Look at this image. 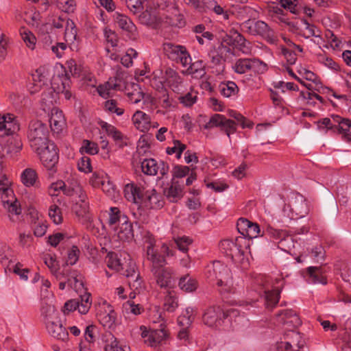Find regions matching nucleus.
<instances>
[{
    "label": "nucleus",
    "mask_w": 351,
    "mask_h": 351,
    "mask_svg": "<svg viewBox=\"0 0 351 351\" xmlns=\"http://www.w3.org/2000/svg\"><path fill=\"white\" fill-rule=\"evenodd\" d=\"M73 210L75 215L79 217H85L89 210V202L87 194H85L84 198H78L73 206Z\"/></svg>",
    "instance_id": "8fccbe9b"
},
{
    "label": "nucleus",
    "mask_w": 351,
    "mask_h": 351,
    "mask_svg": "<svg viewBox=\"0 0 351 351\" xmlns=\"http://www.w3.org/2000/svg\"><path fill=\"white\" fill-rule=\"evenodd\" d=\"M178 285L182 291L191 293L196 290L197 282L189 275H186L180 278Z\"/></svg>",
    "instance_id": "5fc2aeb1"
},
{
    "label": "nucleus",
    "mask_w": 351,
    "mask_h": 351,
    "mask_svg": "<svg viewBox=\"0 0 351 351\" xmlns=\"http://www.w3.org/2000/svg\"><path fill=\"white\" fill-rule=\"evenodd\" d=\"M20 129L16 117L12 113L0 114V137L12 135Z\"/></svg>",
    "instance_id": "2eb2a0df"
},
{
    "label": "nucleus",
    "mask_w": 351,
    "mask_h": 351,
    "mask_svg": "<svg viewBox=\"0 0 351 351\" xmlns=\"http://www.w3.org/2000/svg\"><path fill=\"white\" fill-rule=\"evenodd\" d=\"M121 80L118 78L110 79L105 84L99 85L97 90L101 97L107 99L112 96L113 90L121 89Z\"/></svg>",
    "instance_id": "f704fd0d"
},
{
    "label": "nucleus",
    "mask_w": 351,
    "mask_h": 351,
    "mask_svg": "<svg viewBox=\"0 0 351 351\" xmlns=\"http://www.w3.org/2000/svg\"><path fill=\"white\" fill-rule=\"evenodd\" d=\"M280 53L283 56L289 65H293L297 60V51L302 52L303 49L302 47L297 45L295 43H289V48H281L280 50Z\"/></svg>",
    "instance_id": "79ce46f5"
},
{
    "label": "nucleus",
    "mask_w": 351,
    "mask_h": 351,
    "mask_svg": "<svg viewBox=\"0 0 351 351\" xmlns=\"http://www.w3.org/2000/svg\"><path fill=\"white\" fill-rule=\"evenodd\" d=\"M40 157L44 167L53 172L56 171V165L58 161L56 146L53 143H48L37 151H34Z\"/></svg>",
    "instance_id": "9d476101"
},
{
    "label": "nucleus",
    "mask_w": 351,
    "mask_h": 351,
    "mask_svg": "<svg viewBox=\"0 0 351 351\" xmlns=\"http://www.w3.org/2000/svg\"><path fill=\"white\" fill-rule=\"evenodd\" d=\"M43 258L45 264L50 269L51 274L55 276L56 280H62V276L67 274L65 272V269L69 267H64L61 271H60L58 261L56 260L55 256L51 254H47L43 256Z\"/></svg>",
    "instance_id": "e433bc0d"
},
{
    "label": "nucleus",
    "mask_w": 351,
    "mask_h": 351,
    "mask_svg": "<svg viewBox=\"0 0 351 351\" xmlns=\"http://www.w3.org/2000/svg\"><path fill=\"white\" fill-rule=\"evenodd\" d=\"M47 126L40 121H32L29 125L27 138L29 145L33 151H37L45 144L49 143L48 141Z\"/></svg>",
    "instance_id": "39448f33"
},
{
    "label": "nucleus",
    "mask_w": 351,
    "mask_h": 351,
    "mask_svg": "<svg viewBox=\"0 0 351 351\" xmlns=\"http://www.w3.org/2000/svg\"><path fill=\"white\" fill-rule=\"evenodd\" d=\"M49 111V123L51 130L54 132L60 133L66 124L62 111L56 107H52Z\"/></svg>",
    "instance_id": "7c9ffc66"
},
{
    "label": "nucleus",
    "mask_w": 351,
    "mask_h": 351,
    "mask_svg": "<svg viewBox=\"0 0 351 351\" xmlns=\"http://www.w3.org/2000/svg\"><path fill=\"white\" fill-rule=\"evenodd\" d=\"M224 43L239 49L242 53L245 54L249 53L251 51L250 43L238 32H234L232 36H228L224 40Z\"/></svg>",
    "instance_id": "c85d7f7f"
},
{
    "label": "nucleus",
    "mask_w": 351,
    "mask_h": 351,
    "mask_svg": "<svg viewBox=\"0 0 351 351\" xmlns=\"http://www.w3.org/2000/svg\"><path fill=\"white\" fill-rule=\"evenodd\" d=\"M67 274L62 276V279H67L68 287L76 292L84 290V277L80 272L70 268L66 269Z\"/></svg>",
    "instance_id": "393cba45"
},
{
    "label": "nucleus",
    "mask_w": 351,
    "mask_h": 351,
    "mask_svg": "<svg viewBox=\"0 0 351 351\" xmlns=\"http://www.w3.org/2000/svg\"><path fill=\"white\" fill-rule=\"evenodd\" d=\"M285 69L287 72L289 74L290 76H291L293 78H295L298 81H299L302 84H303L308 90L306 91H300V96L302 97L304 100H306L307 103L308 104H313L315 102V100H318L321 103L323 102L324 99L323 98L318 95L317 93L313 91V84L312 83H306L304 82H302L300 78L298 77L294 73L293 70L289 66H285Z\"/></svg>",
    "instance_id": "4be33fe9"
},
{
    "label": "nucleus",
    "mask_w": 351,
    "mask_h": 351,
    "mask_svg": "<svg viewBox=\"0 0 351 351\" xmlns=\"http://www.w3.org/2000/svg\"><path fill=\"white\" fill-rule=\"evenodd\" d=\"M163 205L162 197L155 189L145 191L141 206L149 209H159Z\"/></svg>",
    "instance_id": "a878e982"
},
{
    "label": "nucleus",
    "mask_w": 351,
    "mask_h": 351,
    "mask_svg": "<svg viewBox=\"0 0 351 351\" xmlns=\"http://www.w3.org/2000/svg\"><path fill=\"white\" fill-rule=\"evenodd\" d=\"M32 77L34 83L29 84L28 89L31 94H34L38 93L43 86L47 84L50 78V73L46 67L40 66L32 74Z\"/></svg>",
    "instance_id": "a211bd4d"
},
{
    "label": "nucleus",
    "mask_w": 351,
    "mask_h": 351,
    "mask_svg": "<svg viewBox=\"0 0 351 351\" xmlns=\"http://www.w3.org/2000/svg\"><path fill=\"white\" fill-rule=\"evenodd\" d=\"M165 80L169 86L173 90H179V86L182 83V78L173 69L168 68L165 71Z\"/></svg>",
    "instance_id": "c03bdc74"
},
{
    "label": "nucleus",
    "mask_w": 351,
    "mask_h": 351,
    "mask_svg": "<svg viewBox=\"0 0 351 351\" xmlns=\"http://www.w3.org/2000/svg\"><path fill=\"white\" fill-rule=\"evenodd\" d=\"M53 300V297L47 299L41 298L40 312L44 324L54 320L60 315L58 311L55 308Z\"/></svg>",
    "instance_id": "6ab92c4d"
},
{
    "label": "nucleus",
    "mask_w": 351,
    "mask_h": 351,
    "mask_svg": "<svg viewBox=\"0 0 351 351\" xmlns=\"http://www.w3.org/2000/svg\"><path fill=\"white\" fill-rule=\"evenodd\" d=\"M161 74V71H157L153 73L152 77H146V80H147L150 86L158 92L157 94L160 93L162 90H167L164 86L163 80L160 77Z\"/></svg>",
    "instance_id": "4d7b16f0"
},
{
    "label": "nucleus",
    "mask_w": 351,
    "mask_h": 351,
    "mask_svg": "<svg viewBox=\"0 0 351 351\" xmlns=\"http://www.w3.org/2000/svg\"><path fill=\"white\" fill-rule=\"evenodd\" d=\"M290 206L291 210L299 217H304L308 212L306 199L299 193L294 195Z\"/></svg>",
    "instance_id": "4c0bfd02"
},
{
    "label": "nucleus",
    "mask_w": 351,
    "mask_h": 351,
    "mask_svg": "<svg viewBox=\"0 0 351 351\" xmlns=\"http://www.w3.org/2000/svg\"><path fill=\"white\" fill-rule=\"evenodd\" d=\"M122 311L125 317H129L130 315H138L143 311V308L139 304H136L132 300H129L123 304Z\"/></svg>",
    "instance_id": "13d9d810"
},
{
    "label": "nucleus",
    "mask_w": 351,
    "mask_h": 351,
    "mask_svg": "<svg viewBox=\"0 0 351 351\" xmlns=\"http://www.w3.org/2000/svg\"><path fill=\"white\" fill-rule=\"evenodd\" d=\"M71 85V80L68 76L67 73H64L63 71L61 73L58 72L55 74L51 80V89L56 94H60L61 90L64 88L69 87Z\"/></svg>",
    "instance_id": "473e14b6"
},
{
    "label": "nucleus",
    "mask_w": 351,
    "mask_h": 351,
    "mask_svg": "<svg viewBox=\"0 0 351 351\" xmlns=\"http://www.w3.org/2000/svg\"><path fill=\"white\" fill-rule=\"evenodd\" d=\"M114 19L117 25L126 32L130 38H133L136 36V27L128 16L119 12H115Z\"/></svg>",
    "instance_id": "bb28decb"
},
{
    "label": "nucleus",
    "mask_w": 351,
    "mask_h": 351,
    "mask_svg": "<svg viewBox=\"0 0 351 351\" xmlns=\"http://www.w3.org/2000/svg\"><path fill=\"white\" fill-rule=\"evenodd\" d=\"M278 320L282 324L292 325L294 327L298 326L301 324V322L295 312L290 309H286L281 311L278 315Z\"/></svg>",
    "instance_id": "ea45409f"
},
{
    "label": "nucleus",
    "mask_w": 351,
    "mask_h": 351,
    "mask_svg": "<svg viewBox=\"0 0 351 351\" xmlns=\"http://www.w3.org/2000/svg\"><path fill=\"white\" fill-rule=\"evenodd\" d=\"M205 276L210 282L215 283L221 294L236 293L232 274L226 265L218 261L208 264L205 269Z\"/></svg>",
    "instance_id": "f257e3e1"
},
{
    "label": "nucleus",
    "mask_w": 351,
    "mask_h": 351,
    "mask_svg": "<svg viewBox=\"0 0 351 351\" xmlns=\"http://www.w3.org/2000/svg\"><path fill=\"white\" fill-rule=\"evenodd\" d=\"M237 228L238 232L241 234V237H245L250 242L251 239L257 238L261 234V229L258 223L245 218L241 217L238 219Z\"/></svg>",
    "instance_id": "dca6fc26"
},
{
    "label": "nucleus",
    "mask_w": 351,
    "mask_h": 351,
    "mask_svg": "<svg viewBox=\"0 0 351 351\" xmlns=\"http://www.w3.org/2000/svg\"><path fill=\"white\" fill-rule=\"evenodd\" d=\"M230 46L222 43L218 47H214L213 49L217 53V56H220L226 62L227 60L231 59L234 55V49Z\"/></svg>",
    "instance_id": "e2e57ef3"
},
{
    "label": "nucleus",
    "mask_w": 351,
    "mask_h": 351,
    "mask_svg": "<svg viewBox=\"0 0 351 351\" xmlns=\"http://www.w3.org/2000/svg\"><path fill=\"white\" fill-rule=\"evenodd\" d=\"M142 171L148 176L158 175V178L167 177L169 167L166 162L160 160L158 162L154 158H145L141 163Z\"/></svg>",
    "instance_id": "f8f14e48"
},
{
    "label": "nucleus",
    "mask_w": 351,
    "mask_h": 351,
    "mask_svg": "<svg viewBox=\"0 0 351 351\" xmlns=\"http://www.w3.org/2000/svg\"><path fill=\"white\" fill-rule=\"evenodd\" d=\"M164 50L170 60L183 67L191 63V56L184 46L168 43L164 44Z\"/></svg>",
    "instance_id": "6e6552de"
},
{
    "label": "nucleus",
    "mask_w": 351,
    "mask_h": 351,
    "mask_svg": "<svg viewBox=\"0 0 351 351\" xmlns=\"http://www.w3.org/2000/svg\"><path fill=\"white\" fill-rule=\"evenodd\" d=\"M197 314V308L194 307H187L183 311L182 314L178 318V324L182 328L178 333V339L183 343L189 341V335L188 328L194 322Z\"/></svg>",
    "instance_id": "9b49d317"
},
{
    "label": "nucleus",
    "mask_w": 351,
    "mask_h": 351,
    "mask_svg": "<svg viewBox=\"0 0 351 351\" xmlns=\"http://www.w3.org/2000/svg\"><path fill=\"white\" fill-rule=\"evenodd\" d=\"M48 215L51 221L56 225L62 223L63 221L61 208L56 204H51L48 210Z\"/></svg>",
    "instance_id": "338daca9"
},
{
    "label": "nucleus",
    "mask_w": 351,
    "mask_h": 351,
    "mask_svg": "<svg viewBox=\"0 0 351 351\" xmlns=\"http://www.w3.org/2000/svg\"><path fill=\"white\" fill-rule=\"evenodd\" d=\"M3 206L8 213V217L12 223H17L21 217V208L19 202L13 195L12 197H6L1 199Z\"/></svg>",
    "instance_id": "412c9836"
},
{
    "label": "nucleus",
    "mask_w": 351,
    "mask_h": 351,
    "mask_svg": "<svg viewBox=\"0 0 351 351\" xmlns=\"http://www.w3.org/2000/svg\"><path fill=\"white\" fill-rule=\"evenodd\" d=\"M0 195L1 199L6 197L13 198L14 195L11 188V181L5 174L3 173L2 170L0 171Z\"/></svg>",
    "instance_id": "49530a36"
},
{
    "label": "nucleus",
    "mask_w": 351,
    "mask_h": 351,
    "mask_svg": "<svg viewBox=\"0 0 351 351\" xmlns=\"http://www.w3.org/2000/svg\"><path fill=\"white\" fill-rule=\"evenodd\" d=\"M259 294L263 299L266 307L273 308L278 302L280 290L278 288L270 290L263 287L260 290Z\"/></svg>",
    "instance_id": "72a5a7b5"
},
{
    "label": "nucleus",
    "mask_w": 351,
    "mask_h": 351,
    "mask_svg": "<svg viewBox=\"0 0 351 351\" xmlns=\"http://www.w3.org/2000/svg\"><path fill=\"white\" fill-rule=\"evenodd\" d=\"M77 37V29L74 22L68 19L66 21V26L65 27L64 39L66 43H73Z\"/></svg>",
    "instance_id": "69168bd1"
},
{
    "label": "nucleus",
    "mask_w": 351,
    "mask_h": 351,
    "mask_svg": "<svg viewBox=\"0 0 351 351\" xmlns=\"http://www.w3.org/2000/svg\"><path fill=\"white\" fill-rule=\"evenodd\" d=\"M19 34L26 47L31 50H34L36 48L37 42L35 35L27 28L24 27L20 29Z\"/></svg>",
    "instance_id": "603ef678"
},
{
    "label": "nucleus",
    "mask_w": 351,
    "mask_h": 351,
    "mask_svg": "<svg viewBox=\"0 0 351 351\" xmlns=\"http://www.w3.org/2000/svg\"><path fill=\"white\" fill-rule=\"evenodd\" d=\"M100 127V134H106L108 137H110L115 143V144L120 147L127 145V137L115 126L106 122L101 121L99 123Z\"/></svg>",
    "instance_id": "f3484780"
},
{
    "label": "nucleus",
    "mask_w": 351,
    "mask_h": 351,
    "mask_svg": "<svg viewBox=\"0 0 351 351\" xmlns=\"http://www.w3.org/2000/svg\"><path fill=\"white\" fill-rule=\"evenodd\" d=\"M186 70L183 72L186 75H190L194 78H202L205 74L204 64L202 60H197L187 65Z\"/></svg>",
    "instance_id": "37998d69"
},
{
    "label": "nucleus",
    "mask_w": 351,
    "mask_h": 351,
    "mask_svg": "<svg viewBox=\"0 0 351 351\" xmlns=\"http://www.w3.org/2000/svg\"><path fill=\"white\" fill-rule=\"evenodd\" d=\"M164 256H166L164 255ZM152 263V272L153 273L157 285L161 288L169 287L172 280V271L171 269L164 267L167 264L165 257H164V262L162 263Z\"/></svg>",
    "instance_id": "4468645a"
},
{
    "label": "nucleus",
    "mask_w": 351,
    "mask_h": 351,
    "mask_svg": "<svg viewBox=\"0 0 351 351\" xmlns=\"http://www.w3.org/2000/svg\"><path fill=\"white\" fill-rule=\"evenodd\" d=\"M219 92L225 97H235L239 92L237 84L232 81L222 82L219 85Z\"/></svg>",
    "instance_id": "de8ad7c7"
},
{
    "label": "nucleus",
    "mask_w": 351,
    "mask_h": 351,
    "mask_svg": "<svg viewBox=\"0 0 351 351\" xmlns=\"http://www.w3.org/2000/svg\"><path fill=\"white\" fill-rule=\"evenodd\" d=\"M164 194L171 202H176L183 196V187L177 181H173L171 186L164 191Z\"/></svg>",
    "instance_id": "a19ab883"
},
{
    "label": "nucleus",
    "mask_w": 351,
    "mask_h": 351,
    "mask_svg": "<svg viewBox=\"0 0 351 351\" xmlns=\"http://www.w3.org/2000/svg\"><path fill=\"white\" fill-rule=\"evenodd\" d=\"M96 306L97 317L104 327L112 328L114 326L117 313L113 307L105 300H100Z\"/></svg>",
    "instance_id": "1a4fd4ad"
},
{
    "label": "nucleus",
    "mask_w": 351,
    "mask_h": 351,
    "mask_svg": "<svg viewBox=\"0 0 351 351\" xmlns=\"http://www.w3.org/2000/svg\"><path fill=\"white\" fill-rule=\"evenodd\" d=\"M37 179V174L35 170L27 168L21 175L22 183L26 186H32L34 185Z\"/></svg>",
    "instance_id": "052dcab7"
},
{
    "label": "nucleus",
    "mask_w": 351,
    "mask_h": 351,
    "mask_svg": "<svg viewBox=\"0 0 351 351\" xmlns=\"http://www.w3.org/2000/svg\"><path fill=\"white\" fill-rule=\"evenodd\" d=\"M243 28L251 35L261 36L270 44H276L277 42L274 30L263 21L247 19L243 23Z\"/></svg>",
    "instance_id": "423d86ee"
},
{
    "label": "nucleus",
    "mask_w": 351,
    "mask_h": 351,
    "mask_svg": "<svg viewBox=\"0 0 351 351\" xmlns=\"http://www.w3.org/2000/svg\"><path fill=\"white\" fill-rule=\"evenodd\" d=\"M134 126L142 132H147L152 128L150 117L141 110H136L132 117Z\"/></svg>",
    "instance_id": "c756f323"
},
{
    "label": "nucleus",
    "mask_w": 351,
    "mask_h": 351,
    "mask_svg": "<svg viewBox=\"0 0 351 351\" xmlns=\"http://www.w3.org/2000/svg\"><path fill=\"white\" fill-rule=\"evenodd\" d=\"M158 100L160 106L167 110H172L176 106V101L169 97L167 90H162V92L158 94Z\"/></svg>",
    "instance_id": "6e6d98bb"
},
{
    "label": "nucleus",
    "mask_w": 351,
    "mask_h": 351,
    "mask_svg": "<svg viewBox=\"0 0 351 351\" xmlns=\"http://www.w3.org/2000/svg\"><path fill=\"white\" fill-rule=\"evenodd\" d=\"M250 241L244 237H237L234 239H224L219 243V249L226 256L243 269L249 265L247 256Z\"/></svg>",
    "instance_id": "f03ea898"
},
{
    "label": "nucleus",
    "mask_w": 351,
    "mask_h": 351,
    "mask_svg": "<svg viewBox=\"0 0 351 351\" xmlns=\"http://www.w3.org/2000/svg\"><path fill=\"white\" fill-rule=\"evenodd\" d=\"M239 314V310L232 308L228 311V315H226L219 306H213L207 308L203 313L202 322L208 327L219 328L228 317L231 319L234 317L235 322L247 321L243 315L241 316Z\"/></svg>",
    "instance_id": "7ed1b4c3"
},
{
    "label": "nucleus",
    "mask_w": 351,
    "mask_h": 351,
    "mask_svg": "<svg viewBox=\"0 0 351 351\" xmlns=\"http://www.w3.org/2000/svg\"><path fill=\"white\" fill-rule=\"evenodd\" d=\"M48 333L55 339L65 341L68 339L69 333L63 327L60 317L45 324Z\"/></svg>",
    "instance_id": "5701e85b"
},
{
    "label": "nucleus",
    "mask_w": 351,
    "mask_h": 351,
    "mask_svg": "<svg viewBox=\"0 0 351 351\" xmlns=\"http://www.w3.org/2000/svg\"><path fill=\"white\" fill-rule=\"evenodd\" d=\"M104 350L105 351H128L129 349L126 346L123 347L120 346L117 339L110 335L106 341Z\"/></svg>",
    "instance_id": "774afa93"
},
{
    "label": "nucleus",
    "mask_w": 351,
    "mask_h": 351,
    "mask_svg": "<svg viewBox=\"0 0 351 351\" xmlns=\"http://www.w3.org/2000/svg\"><path fill=\"white\" fill-rule=\"evenodd\" d=\"M57 95L53 90L47 88L42 93L41 105L44 111H49L56 101Z\"/></svg>",
    "instance_id": "3c124183"
},
{
    "label": "nucleus",
    "mask_w": 351,
    "mask_h": 351,
    "mask_svg": "<svg viewBox=\"0 0 351 351\" xmlns=\"http://www.w3.org/2000/svg\"><path fill=\"white\" fill-rule=\"evenodd\" d=\"M250 59H238L232 66V70L239 74H244L251 70Z\"/></svg>",
    "instance_id": "680f3d73"
},
{
    "label": "nucleus",
    "mask_w": 351,
    "mask_h": 351,
    "mask_svg": "<svg viewBox=\"0 0 351 351\" xmlns=\"http://www.w3.org/2000/svg\"><path fill=\"white\" fill-rule=\"evenodd\" d=\"M142 108L147 111H153L158 106V94L153 96L151 94L143 95Z\"/></svg>",
    "instance_id": "0e129e2a"
},
{
    "label": "nucleus",
    "mask_w": 351,
    "mask_h": 351,
    "mask_svg": "<svg viewBox=\"0 0 351 351\" xmlns=\"http://www.w3.org/2000/svg\"><path fill=\"white\" fill-rule=\"evenodd\" d=\"M23 147V143L19 136H14L9 138L4 149L8 154L14 155L19 153Z\"/></svg>",
    "instance_id": "864d4df0"
},
{
    "label": "nucleus",
    "mask_w": 351,
    "mask_h": 351,
    "mask_svg": "<svg viewBox=\"0 0 351 351\" xmlns=\"http://www.w3.org/2000/svg\"><path fill=\"white\" fill-rule=\"evenodd\" d=\"M125 199L138 206H141L145 191L141 186L134 183H128L125 185L123 189Z\"/></svg>",
    "instance_id": "b1692460"
},
{
    "label": "nucleus",
    "mask_w": 351,
    "mask_h": 351,
    "mask_svg": "<svg viewBox=\"0 0 351 351\" xmlns=\"http://www.w3.org/2000/svg\"><path fill=\"white\" fill-rule=\"evenodd\" d=\"M76 300H78L77 311L79 313L82 315L86 314L92 304L91 294L84 291V293H81L80 298Z\"/></svg>",
    "instance_id": "09e8293b"
},
{
    "label": "nucleus",
    "mask_w": 351,
    "mask_h": 351,
    "mask_svg": "<svg viewBox=\"0 0 351 351\" xmlns=\"http://www.w3.org/2000/svg\"><path fill=\"white\" fill-rule=\"evenodd\" d=\"M208 56L210 59V67L213 69L212 72L216 75L222 74L225 69V64L223 60L217 56V53L213 49L210 51Z\"/></svg>",
    "instance_id": "a18cd8bd"
},
{
    "label": "nucleus",
    "mask_w": 351,
    "mask_h": 351,
    "mask_svg": "<svg viewBox=\"0 0 351 351\" xmlns=\"http://www.w3.org/2000/svg\"><path fill=\"white\" fill-rule=\"evenodd\" d=\"M132 88L131 91L128 88L127 90L126 95L128 101L132 104H138L142 101L144 93L138 84H132Z\"/></svg>",
    "instance_id": "bf43d9fd"
},
{
    "label": "nucleus",
    "mask_w": 351,
    "mask_h": 351,
    "mask_svg": "<svg viewBox=\"0 0 351 351\" xmlns=\"http://www.w3.org/2000/svg\"><path fill=\"white\" fill-rule=\"evenodd\" d=\"M320 128L337 131L344 137L351 136V119L332 114L330 118H323L318 121Z\"/></svg>",
    "instance_id": "0eeeda50"
},
{
    "label": "nucleus",
    "mask_w": 351,
    "mask_h": 351,
    "mask_svg": "<svg viewBox=\"0 0 351 351\" xmlns=\"http://www.w3.org/2000/svg\"><path fill=\"white\" fill-rule=\"evenodd\" d=\"M142 337H147L146 343L151 347L156 348L161 345L169 337L165 327L152 329L149 332L143 331Z\"/></svg>",
    "instance_id": "aec40b11"
},
{
    "label": "nucleus",
    "mask_w": 351,
    "mask_h": 351,
    "mask_svg": "<svg viewBox=\"0 0 351 351\" xmlns=\"http://www.w3.org/2000/svg\"><path fill=\"white\" fill-rule=\"evenodd\" d=\"M142 239L146 245V256L148 261L152 263H158L164 262V255L167 257L174 256L176 251L173 249V246L170 247L166 243H162L160 247V252L162 254H159L155 249V239L152 234L149 231H143L142 234Z\"/></svg>",
    "instance_id": "20e7f679"
},
{
    "label": "nucleus",
    "mask_w": 351,
    "mask_h": 351,
    "mask_svg": "<svg viewBox=\"0 0 351 351\" xmlns=\"http://www.w3.org/2000/svg\"><path fill=\"white\" fill-rule=\"evenodd\" d=\"M123 222L114 231V235L122 241H130L134 238L132 225L128 221V217L123 218Z\"/></svg>",
    "instance_id": "2f4dec72"
},
{
    "label": "nucleus",
    "mask_w": 351,
    "mask_h": 351,
    "mask_svg": "<svg viewBox=\"0 0 351 351\" xmlns=\"http://www.w3.org/2000/svg\"><path fill=\"white\" fill-rule=\"evenodd\" d=\"M106 224L114 231L123 222V218L127 217L117 207H110L108 211Z\"/></svg>",
    "instance_id": "c9c22d12"
},
{
    "label": "nucleus",
    "mask_w": 351,
    "mask_h": 351,
    "mask_svg": "<svg viewBox=\"0 0 351 351\" xmlns=\"http://www.w3.org/2000/svg\"><path fill=\"white\" fill-rule=\"evenodd\" d=\"M307 280L309 283L326 285L325 271L321 267H308L306 269Z\"/></svg>",
    "instance_id": "58836bf2"
},
{
    "label": "nucleus",
    "mask_w": 351,
    "mask_h": 351,
    "mask_svg": "<svg viewBox=\"0 0 351 351\" xmlns=\"http://www.w3.org/2000/svg\"><path fill=\"white\" fill-rule=\"evenodd\" d=\"M213 128H220L221 130L223 131L228 138H230V134L236 132V123L231 119H227L222 114H215L205 125L206 129Z\"/></svg>",
    "instance_id": "ddd939ff"
},
{
    "label": "nucleus",
    "mask_w": 351,
    "mask_h": 351,
    "mask_svg": "<svg viewBox=\"0 0 351 351\" xmlns=\"http://www.w3.org/2000/svg\"><path fill=\"white\" fill-rule=\"evenodd\" d=\"M63 193L66 196L77 197V199L84 198L85 194H86L77 180L73 177L66 180L65 187L63 189Z\"/></svg>",
    "instance_id": "cd10ccee"
}]
</instances>
